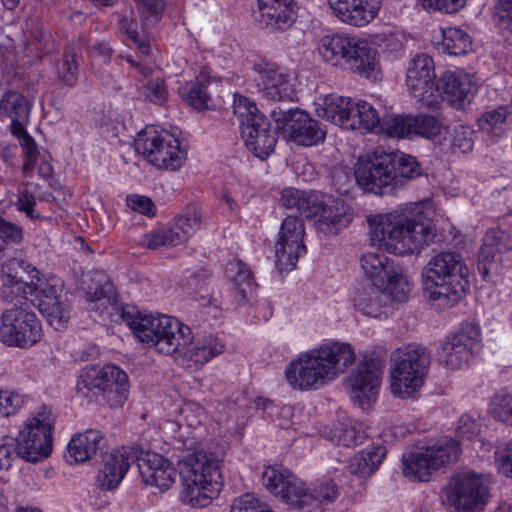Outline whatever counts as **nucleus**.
<instances>
[{"label": "nucleus", "instance_id": "13d9d810", "mask_svg": "<svg viewBox=\"0 0 512 512\" xmlns=\"http://www.w3.org/2000/svg\"><path fill=\"white\" fill-rule=\"evenodd\" d=\"M494 417L504 424L512 426V389L502 390L492 401Z\"/></svg>", "mask_w": 512, "mask_h": 512}, {"label": "nucleus", "instance_id": "9d476101", "mask_svg": "<svg viewBox=\"0 0 512 512\" xmlns=\"http://www.w3.org/2000/svg\"><path fill=\"white\" fill-rule=\"evenodd\" d=\"M445 495L447 503L457 511L481 512L489 501V481L481 474L458 473L451 477Z\"/></svg>", "mask_w": 512, "mask_h": 512}, {"label": "nucleus", "instance_id": "4d7b16f0", "mask_svg": "<svg viewBox=\"0 0 512 512\" xmlns=\"http://www.w3.org/2000/svg\"><path fill=\"white\" fill-rule=\"evenodd\" d=\"M56 72L59 80L69 87H73L78 80L79 66L76 54L71 50H66L62 58L56 65Z\"/></svg>", "mask_w": 512, "mask_h": 512}, {"label": "nucleus", "instance_id": "4468645a", "mask_svg": "<svg viewBox=\"0 0 512 512\" xmlns=\"http://www.w3.org/2000/svg\"><path fill=\"white\" fill-rule=\"evenodd\" d=\"M248 89L263 98L274 101L291 100L294 88L289 77L272 62L261 59L255 62L248 74Z\"/></svg>", "mask_w": 512, "mask_h": 512}, {"label": "nucleus", "instance_id": "a19ab883", "mask_svg": "<svg viewBox=\"0 0 512 512\" xmlns=\"http://www.w3.org/2000/svg\"><path fill=\"white\" fill-rule=\"evenodd\" d=\"M227 275L233 282L240 300H245L256 289L251 270L242 261H231L227 265Z\"/></svg>", "mask_w": 512, "mask_h": 512}, {"label": "nucleus", "instance_id": "3c124183", "mask_svg": "<svg viewBox=\"0 0 512 512\" xmlns=\"http://www.w3.org/2000/svg\"><path fill=\"white\" fill-rule=\"evenodd\" d=\"M328 438L337 446L354 447L364 441L365 434L351 423H339L330 430Z\"/></svg>", "mask_w": 512, "mask_h": 512}, {"label": "nucleus", "instance_id": "6e6552de", "mask_svg": "<svg viewBox=\"0 0 512 512\" xmlns=\"http://www.w3.org/2000/svg\"><path fill=\"white\" fill-rule=\"evenodd\" d=\"M460 453L456 441L443 444L416 445L402 455V470L405 477L415 481H428L430 476Z\"/></svg>", "mask_w": 512, "mask_h": 512}, {"label": "nucleus", "instance_id": "bf43d9fd", "mask_svg": "<svg viewBox=\"0 0 512 512\" xmlns=\"http://www.w3.org/2000/svg\"><path fill=\"white\" fill-rule=\"evenodd\" d=\"M24 402L25 398L20 393L0 389V416L9 417L16 414Z\"/></svg>", "mask_w": 512, "mask_h": 512}, {"label": "nucleus", "instance_id": "338daca9", "mask_svg": "<svg viewBox=\"0 0 512 512\" xmlns=\"http://www.w3.org/2000/svg\"><path fill=\"white\" fill-rule=\"evenodd\" d=\"M265 502L252 494H244L233 500L230 512H262Z\"/></svg>", "mask_w": 512, "mask_h": 512}, {"label": "nucleus", "instance_id": "052dcab7", "mask_svg": "<svg viewBox=\"0 0 512 512\" xmlns=\"http://www.w3.org/2000/svg\"><path fill=\"white\" fill-rule=\"evenodd\" d=\"M120 31L126 35L142 54L149 53V45L140 37L138 32V25L134 19H128L126 16L119 20Z\"/></svg>", "mask_w": 512, "mask_h": 512}, {"label": "nucleus", "instance_id": "0e129e2a", "mask_svg": "<svg viewBox=\"0 0 512 512\" xmlns=\"http://www.w3.org/2000/svg\"><path fill=\"white\" fill-rule=\"evenodd\" d=\"M493 19L499 28L512 32V0H499L494 7Z\"/></svg>", "mask_w": 512, "mask_h": 512}, {"label": "nucleus", "instance_id": "a211bd4d", "mask_svg": "<svg viewBox=\"0 0 512 512\" xmlns=\"http://www.w3.org/2000/svg\"><path fill=\"white\" fill-rule=\"evenodd\" d=\"M435 78L434 61L430 56L419 54L411 60L406 85L413 98L427 108L435 106L440 96Z\"/></svg>", "mask_w": 512, "mask_h": 512}, {"label": "nucleus", "instance_id": "7c9ffc66", "mask_svg": "<svg viewBox=\"0 0 512 512\" xmlns=\"http://www.w3.org/2000/svg\"><path fill=\"white\" fill-rule=\"evenodd\" d=\"M355 102L348 97L339 95H327L322 99V103L318 104L316 113L323 118L339 127L349 130L353 127V112Z\"/></svg>", "mask_w": 512, "mask_h": 512}, {"label": "nucleus", "instance_id": "dca6fc26", "mask_svg": "<svg viewBox=\"0 0 512 512\" xmlns=\"http://www.w3.org/2000/svg\"><path fill=\"white\" fill-rule=\"evenodd\" d=\"M200 224L199 209L191 207L185 214L176 217L171 224L144 234L140 243L148 249L172 248L190 238L199 229Z\"/></svg>", "mask_w": 512, "mask_h": 512}, {"label": "nucleus", "instance_id": "39448f33", "mask_svg": "<svg viewBox=\"0 0 512 512\" xmlns=\"http://www.w3.org/2000/svg\"><path fill=\"white\" fill-rule=\"evenodd\" d=\"M318 51L325 62L360 76L375 79L379 72L376 50L361 38L348 34L325 35L319 41Z\"/></svg>", "mask_w": 512, "mask_h": 512}, {"label": "nucleus", "instance_id": "7ed1b4c3", "mask_svg": "<svg viewBox=\"0 0 512 512\" xmlns=\"http://www.w3.org/2000/svg\"><path fill=\"white\" fill-rule=\"evenodd\" d=\"M469 271L458 252L442 251L435 254L422 270L424 295L441 309L459 303L469 289Z\"/></svg>", "mask_w": 512, "mask_h": 512}, {"label": "nucleus", "instance_id": "49530a36", "mask_svg": "<svg viewBox=\"0 0 512 512\" xmlns=\"http://www.w3.org/2000/svg\"><path fill=\"white\" fill-rule=\"evenodd\" d=\"M0 281V297L6 302L19 300L22 303L21 300L33 296L37 291V285L32 282H22L3 275H0Z\"/></svg>", "mask_w": 512, "mask_h": 512}, {"label": "nucleus", "instance_id": "e433bc0d", "mask_svg": "<svg viewBox=\"0 0 512 512\" xmlns=\"http://www.w3.org/2000/svg\"><path fill=\"white\" fill-rule=\"evenodd\" d=\"M209 83V75L202 72L194 80L180 86L179 94L191 107L203 110L208 107V101L210 100V94L207 91Z\"/></svg>", "mask_w": 512, "mask_h": 512}, {"label": "nucleus", "instance_id": "2eb2a0df", "mask_svg": "<svg viewBox=\"0 0 512 512\" xmlns=\"http://www.w3.org/2000/svg\"><path fill=\"white\" fill-rule=\"evenodd\" d=\"M384 359L379 355L365 356L349 377L350 398L361 408H368L375 401L383 370Z\"/></svg>", "mask_w": 512, "mask_h": 512}, {"label": "nucleus", "instance_id": "bb28decb", "mask_svg": "<svg viewBox=\"0 0 512 512\" xmlns=\"http://www.w3.org/2000/svg\"><path fill=\"white\" fill-rule=\"evenodd\" d=\"M264 487L275 496L295 508L302 481L282 465L265 468L262 473Z\"/></svg>", "mask_w": 512, "mask_h": 512}, {"label": "nucleus", "instance_id": "f03ea898", "mask_svg": "<svg viewBox=\"0 0 512 512\" xmlns=\"http://www.w3.org/2000/svg\"><path fill=\"white\" fill-rule=\"evenodd\" d=\"M354 361L349 343L328 341L291 361L285 376L294 389L316 390L343 374Z\"/></svg>", "mask_w": 512, "mask_h": 512}, {"label": "nucleus", "instance_id": "58836bf2", "mask_svg": "<svg viewBox=\"0 0 512 512\" xmlns=\"http://www.w3.org/2000/svg\"><path fill=\"white\" fill-rule=\"evenodd\" d=\"M385 456V448L376 446L358 452L351 458L348 470L358 477L370 476L380 465Z\"/></svg>", "mask_w": 512, "mask_h": 512}, {"label": "nucleus", "instance_id": "680f3d73", "mask_svg": "<svg viewBox=\"0 0 512 512\" xmlns=\"http://www.w3.org/2000/svg\"><path fill=\"white\" fill-rule=\"evenodd\" d=\"M143 95L145 99L149 100L150 102L162 105L166 102L168 97L165 81L161 78L149 80L143 86Z\"/></svg>", "mask_w": 512, "mask_h": 512}, {"label": "nucleus", "instance_id": "4c0bfd02", "mask_svg": "<svg viewBox=\"0 0 512 512\" xmlns=\"http://www.w3.org/2000/svg\"><path fill=\"white\" fill-rule=\"evenodd\" d=\"M511 115V107L499 106L482 114L478 120L479 128L489 137L498 139L508 130Z\"/></svg>", "mask_w": 512, "mask_h": 512}, {"label": "nucleus", "instance_id": "f3484780", "mask_svg": "<svg viewBox=\"0 0 512 512\" xmlns=\"http://www.w3.org/2000/svg\"><path fill=\"white\" fill-rule=\"evenodd\" d=\"M184 324L167 315L145 314L136 326V337L144 344L169 355Z\"/></svg>", "mask_w": 512, "mask_h": 512}, {"label": "nucleus", "instance_id": "a18cd8bd", "mask_svg": "<svg viewBox=\"0 0 512 512\" xmlns=\"http://www.w3.org/2000/svg\"><path fill=\"white\" fill-rule=\"evenodd\" d=\"M383 282V285L378 286L387 295L388 301L404 302L408 299L411 287L401 267L397 265Z\"/></svg>", "mask_w": 512, "mask_h": 512}, {"label": "nucleus", "instance_id": "412c9836", "mask_svg": "<svg viewBox=\"0 0 512 512\" xmlns=\"http://www.w3.org/2000/svg\"><path fill=\"white\" fill-rule=\"evenodd\" d=\"M277 128L288 133L291 140L299 145L312 146L325 139L326 132L319 123L300 109L272 111Z\"/></svg>", "mask_w": 512, "mask_h": 512}, {"label": "nucleus", "instance_id": "cd10ccee", "mask_svg": "<svg viewBox=\"0 0 512 512\" xmlns=\"http://www.w3.org/2000/svg\"><path fill=\"white\" fill-rule=\"evenodd\" d=\"M332 13L341 22L362 27L377 15L381 0H327Z\"/></svg>", "mask_w": 512, "mask_h": 512}, {"label": "nucleus", "instance_id": "c756f323", "mask_svg": "<svg viewBox=\"0 0 512 512\" xmlns=\"http://www.w3.org/2000/svg\"><path fill=\"white\" fill-rule=\"evenodd\" d=\"M259 22L270 31H285L296 21L293 0H257Z\"/></svg>", "mask_w": 512, "mask_h": 512}, {"label": "nucleus", "instance_id": "c03bdc74", "mask_svg": "<svg viewBox=\"0 0 512 512\" xmlns=\"http://www.w3.org/2000/svg\"><path fill=\"white\" fill-rule=\"evenodd\" d=\"M388 155L392 158L395 187H401L406 180L421 174L419 164L413 156L400 152L388 153Z\"/></svg>", "mask_w": 512, "mask_h": 512}, {"label": "nucleus", "instance_id": "5fc2aeb1", "mask_svg": "<svg viewBox=\"0 0 512 512\" xmlns=\"http://www.w3.org/2000/svg\"><path fill=\"white\" fill-rule=\"evenodd\" d=\"M86 297L90 303L89 309L99 312L101 315L104 313L111 314L110 310L115 309L112 303L114 298V287L110 282L104 283L93 292H87Z\"/></svg>", "mask_w": 512, "mask_h": 512}, {"label": "nucleus", "instance_id": "864d4df0", "mask_svg": "<svg viewBox=\"0 0 512 512\" xmlns=\"http://www.w3.org/2000/svg\"><path fill=\"white\" fill-rule=\"evenodd\" d=\"M37 308L55 330H62L67 326L70 319V306L67 302L61 300L49 305L37 304Z\"/></svg>", "mask_w": 512, "mask_h": 512}, {"label": "nucleus", "instance_id": "5701e85b", "mask_svg": "<svg viewBox=\"0 0 512 512\" xmlns=\"http://www.w3.org/2000/svg\"><path fill=\"white\" fill-rule=\"evenodd\" d=\"M317 198L319 205L311 208L305 218L313 222L318 232L336 235L350 224L352 218L343 200L320 192Z\"/></svg>", "mask_w": 512, "mask_h": 512}, {"label": "nucleus", "instance_id": "69168bd1", "mask_svg": "<svg viewBox=\"0 0 512 512\" xmlns=\"http://www.w3.org/2000/svg\"><path fill=\"white\" fill-rule=\"evenodd\" d=\"M164 9V0H142V20L145 27L155 25Z\"/></svg>", "mask_w": 512, "mask_h": 512}, {"label": "nucleus", "instance_id": "774afa93", "mask_svg": "<svg viewBox=\"0 0 512 512\" xmlns=\"http://www.w3.org/2000/svg\"><path fill=\"white\" fill-rule=\"evenodd\" d=\"M426 10L456 13L462 9L467 0H418Z\"/></svg>", "mask_w": 512, "mask_h": 512}, {"label": "nucleus", "instance_id": "603ef678", "mask_svg": "<svg viewBox=\"0 0 512 512\" xmlns=\"http://www.w3.org/2000/svg\"><path fill=\"white\" fill-rule=\"evenodd\" d=\"M0 275L18 279L22 282L35 283V277L39 275V272L30 263L21 258H10L2 264Z\"/></svg>", "mask_w": 512, "mask_h": 512}, {"label": "nucleus", "instance_id": "8fccbe9b", "mask_svg": "<svg viewBox=\"0 0 512 512\" xmlns=\"http://www.w3.org/2000/svg\"><path fill=\"white\" fill-rule=\"evenodd\" d=\"M233 114L237 119L240 131L246 126H252L258 122V117H265L256 106V103L244 95L234 94Z\"/></svg>", "mask_w": 512, "mask_h": 512}, {"label": "nucleus", "instance_id": "0eeeda50", "mask_svg": "<svg viewBox=\"0 0 512 512\" xmlns=\"http://www.w3.org/2000/svg\"><path fill=\"white\" fill-rule=\"evenodd\" d=\"M391 391L401 398L410 397L423 385L430 364L425 347L409 344L398 349L392 357Z\"/></svg>", "mask_w": 512, "mask_h": 512}, {"label": "nucleus", "instance_id": "c9c22d12", "mask_svg": "<svg viewBox=\"0 0 512 512\" xmlns=\"http://www.w3.org/2000/svg\"><path fill=\"white\" fill-rule=\"evenodd\" d=\"M337 496V487L332 482H324L313 489H307L304 483H301V492L298 494L295 508L309 510L318 508L322 503H330Z\"/></svg>", "mask_w": 512, "mask_h": 512}, {"label": "nucleus", "instance_id": "ddd939ff", "mask_svg": "<svg viewBox=\"0 0 512 512\" xmlns=\"http://www.w3.org/2000/svg\"><path fill=\"white\" fill-rule=\"evenodd\" d=\"M42 326L34 312L15 306L1 317L0 341L8 346L31 347L40 341Z\"/></svg>", "mask_w": 512, "mask_h": 512}, {"label": "nucleus", "instance_id": "423d86ee", "mask_svg": "<svg viewBox=\"0 0 512 512\" xmlns=\"http://www.w3.org/2000/svg\"><path fill=\"white\" fill-rule=\"evenodd\" d=\"M128 388L127 374L113 364L83 368L76 386L80 396L89 400H98L101 396L112 408L124 404L128 398Z\"/></svg>", "mask_w": 512, "mask_h": 512}, {"label": "nucleus", "instance_id": "393cba45", "mask_svg": "<svg viewBox=\"0 0 512 512\" xmlns=\"http://www.w3.org/2000/svg\"><path fill=\"white\" fill-rule=\"evenodd\" d=\"M137 448V467L142 480L148 485L168 490L176 481L177 470L162 455Z\"/></svg>", "mask_w": 512, "mask_h": 512}, {"label": "nucleus", "instance_id": "1a4fd4ad", "mask_svg": "<svg viewBox=\"0 0 512 512\" xmlns=\"http://www.w3.org/2000/svg\"><path fill=\"white\" fill-rule=\"evenodd\" d=\"M54 416L46 410L38 412L28 419L15 439L17 455L29 462H39L52 452V430Z\"/></svg>", "mask_w": 512, "mask_h": 512}, {"label": "nucleus", "instance_id": "2f4dec72", "mask_svg": "<svg viewBox=\"0 0 512 512\" xmlns=\"http://www.w3.org/2000/svg\"><path fill=\"white\" fill-rule=\"evenodd\" d=\"M105 445L106 441L102 433L98 430L90 429L71 439L68 444L66 457L70 462H85L96 455L98 451H101Z\"/></svg>", "mask_w": 512, "mask_h": 512}, {"label": "nucleus", "instance_id": "f257e3e1", "mask_svg": "<svg viewBox=\"0 0 512 512\" xmlns=\"http://www.w3.org/2000/svg\"><path fill=\"white\" fill-rule=\"evenodd\" d=\"M368 222L371 242L398 255L419 252L436 236L432 221L424 215L418 204L387 214L369 216Z\"/></svg>", "mask_w": 512, "mask_h": 512}, {"label": "nucleus", "instance_id": "72a5a7b5", "mask_svg": "<svg viewBox=\"0 0 512 512\" xmlns=\"http://www.w3.org/2000/svg\"><path fill=\"white\" fill-rule=\"evenodd\" d=\"M353 301L362 314L379 318L386 313L388 297L378 285L367 284L356 289Z\"/></svg>", "mask_w": 512, "mask_h": 512}, {"label": "nucleus", "instance_id": "c85d7f7f", "mask_svg": "<svg viewBox=\"0 0 512 512\" xmlns=\"http://www.w3.org/2000/svg\"><path fill=\"white\" fill-rule=\"evenodd\" d=\"M241 137L248 150L261 160L267 159L274 152L277 143V132L266 116L258 117V122L243 128Z\"/></svg>", "mask_w": 512, "mask_h": 512}, {"label": "nucleus", "instance_id": "b1692460", "mask_svg": "<svg viewBox=\"0 0 512 512\" xmlns=\"http://www.w3.org/2000/svg\"><path fill=\"white\" fill-rule=\"evenodd\" d=\"M442 122L432 115H399L383 123L382 129L391 137L412 138L415 136L431 139L438 136Z\"/></svg>", "mask_w": 512, "mask_h": 512}, {"label": "nucleus", "instance_id": "6e6d98bb", "mask_svg": "<svg viewBox=\"0 0 512 512\" xmlns=\"http://www.w3.org/2000/svg\"><path fill=\"white\" fill-rule=\"evenodd\" d=\"M37 291L34 293L38 299L37 304H51L61 301L62 282L57 278L42 280L39 275L35 277Z\"/></svg>", "mask_w": 512, "mask_h": 512}, {"label": "nucleus", "instance_id": "79ce46f5", "mask_svg": "<svg viewBox=\"0 0 512 512\" xmlns=\"http://www.w3.org/2000/svg\"><path fill=\"white\" fill-rule=\"evenodd\" d=\"M441 83L444 95L453 103L461 104L471 93V83L461 74L446 72L441 77Z\"/></svg>", "mask_w": 512, "mask_h": 512}, {"label": "nucleus", "instance_id": "09e8293b", "mask_svg": "<svg viewBox=\"0 0 512 512\" xmlns=\"http://www.w3.org/2000/svg\"><path fill=\"white\" fill-rule=\"evenodd\" d=\"M353 112V127L349 130L360 131L361 133L372 131L380 124V117L376 109L366 101L355 102Z\"/></svg>", "mask_w": 512, "mask_h": 512}, {"label": "nucleus", "instance_id": "ea45409f", "mask_svg": "<svg viewBox=\"0 0 512 512\" xmlns=\"http://www.w3.org/2000/svg\"><path fill=\"white\" fill-rule=\"evenodd\" d=\"M319 192L302 191L295 188H285L281 192L280 202L286 209H295L303 217H306L311 208L318 204Z\"/></svg>", "mask_w": 512, "mask_h": 512}, {"label": "nucleus", "instance_id": "473e14b6", "mask_svg": "<svg viewBox=\"0 0 512 512\" xmlns=\"http://www.w3.org/2000/svg\"><path fill=\"white\" fill-rule=\"evenodd\" d=\"M512 251V236L501 228L489 229L483 239L478 259L480 263L491 264L501 259L502 254Z\"/></svg>", "mask_w": 512, "mask_h": 512}, {"label": "nucleus", "instance_id": "9b49d317", "mask_svg": "<svg viewBox=\"0 0 512 512\" xmlns=\"http://www.w3.org/2000/svg\"><path fill=\"white\" fill-rule=\"evenodd\" d=\"M135 149L154 166L171 170L179 168L186 155V152L180 149L177 138L152 128L138 133Z\"/></svg>", "mask_w": 512, "mask_h": 512}, {"label": "nucleus", "instance_id": "4be33fe9", "mask_svg": "<svg viewBox=\"0 0 512 512\" xmlns=\"http://www.w3.org/2000/svg\"><path fill=\"white\" fill-rule=\"evenodd\" d=\"M480 328L473 323L463 325L460 332L450 336L437 352V360L447 369H461L480 341Z\"/></svg>", "mask_w": 512, "mask_h": 512}, {"label": "nucleus", "instance_id": "e2e57ef3", "mask_svg": "<svg viewBox=\"0 0 512 512\" xmlns=\"http://www.w3.org/2000/svg\"><path fill=\"white\" fill-rule=\"evenodd\" d=\"M22 239V228L12 222L6 221L0 216V240H2V252L8 245L18 244Z\"/></svg>", "mask_w": 512, "mask_h": 512}, {"label": "nucleus", "instance_id": "20e7f679", "mask_svg": "<svg viewBox=\"0 0 512 512\" xmlns=\"http://www.w3.org/2000/svg\"><path fill=\"white\" fill-rule=\"evenodd\" d=\"M181 499L194 508L208 506L222 486L221 460L214 452L200 449L180 463Z\"/></svg>", "mask_w": 512, "mask_h": 512}, {"label": "nucleus", "instance_id": "f8f14e48", "mask_svg": "<svg viewBox=\"0 0 512 512\" xmlns=\"http://www.w3.org/2000/svg\"><path fill=\"white\" fill-rule=\"evenodd\" d=\"M191 328L184 325L177 336L169 355L182 367L195 371L205 363L223 353L225 345L215 336L208 335L193 339Z\"/></svg>", "mask_w": 512, "mask_h": 512}, {"label": "nucleus", "instance_id": "37998d69", "mask_svg": "<svg viewBox=\"0 0 512 512\" xmlns=\"http://www.w3.org/2000/svg\"><path fill=\"white\" fill-rule=\"evenodd\" d=\"M441 48L450 55L460 56L472 50L471 37L462 29L448 27L442 30Z\"/></svg>", "mask_w": 512, "mask_h": 512}, {"label": "nucleus", "instance_id": "a878e982", "mask_svg": "<svg viewBox=\"0 0 512 512\" xmlns=\"http://www.w3.org/2000/svg\"><path fill=\"white\" fill-rule=\"evenodd\" d=\"M137 460L136 447H123L114 450L103 458V464L99 470L97 481L104 490L116 488L123 480L130 465Z\"/></svg>", "mask_w": 512, "mask_h": 512}, {"label": "nucleus", "instance_id": "f704fd0d", "mask_svg": "<svg viewBox=\"0 0 512 512\" xmlns=\"http://www.w3.org/2000/svg\"><path fill=\"white\" fill-rule=\"evenodd\" d=\"M361 268L371 284L383 285V280L393 273L397 266L393 260H390L383 253L367 252L360 258Z\"/></svg>", "mask_w": 512, "mask_h": 512}, {"label": "nucleus", "instance_id": "aec40b11", "mask_svg": "<svg viewBox=\"0 0 512 512\" xmlns=\"http://www.w3.org/2000/svg\"><path fill=\"white\" fill-rule=\"evenodd\" d=\"M392 158L388 153L374 158H360L355 168L357 184L365 191L385 194L395 188Z\"/></svg>", "mask_w": 512, "mask_h": 512}, {"label": "nucleus", "instance_id": "6ab92c4d", "mask_svg": "<svg viewBox=\"0 0 512 512\" xmlns=\"http://www.w3.org/2000/svg\"><path fill=\"white\" fill-rule=\"evenodd\" d=\"M304 235L305 226L302 219L296 216H287L282 221L279 239L275 247V262L280 272L294 269L299 257L306 253Z\"/></svg>", "mask_w": 512, "mask_h": 512}, {"label": "nucleus", "instance_id": "de8ad7c7", "mask_svg": "<svg viewBox=\"0 0 512 512\" xmlns=\"http://www.w3.org/2000/svg\"><path fill=\"white\" fill-rule=\"evenodd\" d=\"M31 104L26 97L14 90L5 92L0 99V114L14 118H29Z\"/></svg>", "mask_w": 512, "mask_h": 512}]
</instances>
